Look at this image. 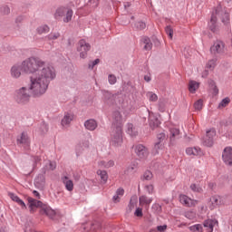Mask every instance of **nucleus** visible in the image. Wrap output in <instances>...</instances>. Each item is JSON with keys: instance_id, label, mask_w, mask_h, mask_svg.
Listing matches in <instances>:
<instances>
[{"instance_id": "obj_1", "label": "nucleus", "mask_w": 232, "mask_h": 232, "mask_svg": "<svg viewBox=\"0 0 232 232\" xmlns=\"http://www.w3.org/2000/svg\"><path fill=\"white\" fill-rule=\"evenodd\" d=\"M24 73H33L29 89L33 97H43L48 92L51 81H55L57 72L52 64L41 58L30 57L22 62Z\"/></svg>"}, {"instance_id": "obj_2", "label": "nucleus", "mask_w": 232, "mask_h": 232, "mask_svg": "<svg viewBox=\"0 0 232 232\" xmlns=\"http://www.w3.org/2000/svg\"><path fill=\"white\" fill-rule=\"evenodd\" d=\"M217 17H220L223 24H229V14L222 8V5H218L215 12L212 13L210 21L208 22V28L217 34L218 32V25L217 24Z\"/></svg>"}, {"instance_id": "obj_3", "label": "nucleus", "mask_w": 232, "mask_h": 232, "mask_svg": "<svg viewBox=\"0 0 232 232\" xmlns=\"http://www.w3.org/2000/svg\"><path fill=\"white\" fill-rule=\"evenodd\" d=\"M30 87H21L17 89L14 92V101L20 106H24L30 102L31 95H30Z\"/></svg>"}, {"instance_id": "obj_4", "label": "nucleus", "mask_w": 232, "mask_h": 232, "mask_svg": "<svg viewBox=\"0 0 232 232\" xmlns=\"http://www.w3.org/2000/svg\"><path fill=\"white\" fill-rule=\"evenodd\" d=\"M122 128L121 126H116L111 132L110 144L111 146H114V148H121V146H122Z\"/></svg>"}, {"instance_id": "obj_5", "label": "nucleus", "mask_w": 232, "mask_h": 232, "mask_svg": "<svg viewBox=\"0 0 232 232\" xmlns=\"http://www.w3.org/2000/svg\"><path fill=\"white\" fill-rule=\"evenodd\" d=\"M227 50L226 44L222 40H217L210 47V53L214 57H223V55H226Z\"/></svg>"}, {"instance_id": "obj_6", "label": "nucleus", "mask_w": 232, "mask_h": 232, "mask_svg": "<svg viewBox=\"0 0 232 232\" xmlns=\"http://www.w3.org/2000/svg\"><path fill=\"white\" fill-rule=\"evenodd\" d=\"M91 48L92 46L90 45V44L86 43V40H80L77 47V52L80 53V58L86 59V57H88V52H90Z\"/></svg>"}, {"instance_id": "obj_7", "label": "nucleus", "mask_w": 232, "mask_h": 232, "mask_svg": "<svg viewBox=\"0 0 232 232\" xmlns=\"http://www.w3.org/2000/svg\"><path fill=\"white\" fill-rule=\"evenodd\" d=\"M217 136V130L215 129H210L207 130L206 137L202 140L203 146H207L208 148H211L213 146V138Z\"/></svg>"}, {"instance_id": "obj_8", "label": "nucleus", "mask_w": 232, "mask_h": 232, "mask_svg": "<svg viewBox=\"0 0 232 232\" xmlns=\"http://www.w3.org/2000/svg\"><path fill=\"white\" fill-rule=\"evenodd\" d=\"M134 151L137 157L142 160L148 159V155H150V151L148 150V148H146V146L142 144H137L136 146H134Z\"/></svg>"}, {"instance_id": "obj_9", "label": "nucleus", "mask_w": 232, "mask_h": 232, "mask_svg": "<svg viewBox=\"0 0 232 232\" xmlns=\"http://www.w3.org/2000/svg\"><path fill=\"white\" fill-rule=\"evenodd\" d=\"M48 169V166H44L42 169V173L43 174H39L35 179H34V185L36 188H44V183H45V179H44V175L46 174V171Z\"/></svg>"}, {"instance_id": "obj_10", "label": "nucleus", "mask_w": 232, "mask_h": 232, "mask_svg": "<svg viewBox=\"0 0 232 232\" xmlns=\"http://www.w3.org/2000/svg\"><path fill=\"white\" fill-rule=\"evenodd\" d=\"M179 202L180 204L186 206L187 208H193V206H197L198 203L197 200L192 199L184 194L179 195Z\"/></svg>"}, {"instance_id": "obj_11", "label": "nucleus", "mask_w": 232, "mask_h": 232, "mask_svg": "<svg viewBox=\"0 0 232 232\" xmlns=\"http://www.w3.org/2000/svg\"><path fill=\"white\" fill-rule=\"evenodd\" d=\"M222 160L227 164V166L232 165V148L227 147L223 150Z\"/></svg>"}, {"instance_id": "obj_12", "label": "nucleus", "mask_w": 232, "mask_h": 232, "mask_svg": "<svg viewBox=\"0 0 232 232\" xmlns=\"http://www.w3.org/2000/svg\"><path fill=\"white\" fill-rule=\"evenodd\" d=\"M112 129L117 128V126H121L122 128V123L124 122V119H122V115L119 111H116L112 114Z\"/></svg>"}, {"instance_id": "obj_13", "label": "nucleus", "mask_w": 232, "mask_h": 232, "mask_svg": "<svg viewBox=\"0 0 232 232\" xmlns=\"http://www.w3.org/2000/svg\"><path fill=\"white\" fill-rule=\"evenodd\" d=\"M21 72H23V63L21 65L14 64L10 69V75L13 79H19L21 77Z\"/></svg>"}, {"instance_id": "obj_14", "label": "nucleus", "mask_w": 232, "mask_h": 232, "mask_svg": "<svg viewBox=\"0 0 232 232\" xmlns=\"http://www.w3.org/2000/svg\"><path fill=\"white\" fill-rule=\"evenodd\" d=\"M40 213H42V215H46L49 218H55V215H57V212H55L52 207L46 205L42 207Z\"/></svg>"}, {"instance_id": "obj_15", "label": "nucleus", "mask_w": 232, "mask_h": 232, "mask_svg": "<svg viewBox=\"0 0 232 232\" xmlns=\"http://www.w3.org/2000/svg\"><path fill=\"white\" fill-rule=\"evenodd\" d=\"M222 204V198L220 196H212L210 198V201L208 202V206L210 209H215L218 208Z\"/></svg>"}, {"instance_id": "obj_16", "label": "nucleus", "mask_w": 232, "mask_h": 232, "mask_svg": "<svg viewBox=\"0 0 232 232\" xmlns=\"http://www.w3.org/2000/svg\"><path fill=\"white\" fill-rule=\"evenodd\" d=\"M90 146V142L88 141H82L79 144L76 145L75 147V151H76V155L77 157H79V155H81V153H82L84 151V150L88 149Z\"/></svg>"}, {"instance_id": "obj_17", "label": "nucleus", "mask_w": 232, "mask_h": 232, "mask_svg": "<svg viewBox=\"0 0 232 232\" xmlns=\"http://www.w3.org/2000/svg\"><path fill=\"white\" fill-rule=\"evenodd\" d=\"M97 121H95L94 119H90L87 120L84 122V127L89 130V131H95V130H97Z\"/></svg>"}, {"instance_id": "obj_18", "label": "nucleus", "mask_w": 232, "mask_h": 232, "mask_svg": "<svg viewBox=\"0 0 232 232\" xmlns=\"http://www.w3.org/2000/svg\"><path fill=\"white\" fill-rule=\"evenodd\" d=\"M99 168L104 169H110V168H113L115 166V160H101L98 162Z\"/></svg>"}, {"instance_id": "obj_19", "label": "nucleus", "mask_w": 232, "mask_h": 232, "mask_svg": "<svg viewBox=\"0 0 232 232\" xmlns=\"http://www.w3.org/2000/svg\"><path fill=\"white\" fill-rule=\"evenodd\" d=\"M72 121H73V113L72 112H65L63 115V118L62 119V126L66 127L69 124L72 123Z\"/></svg>"}, {"instance_id": "obj_20", "label": "nucleus", "mask_w": 232, "mask_h": 232, "mask_svg": "<svg viewBox=\"0 0 232 232\" xmlns=\"http://www.w3.org/2000/svg\"><path fill=\"white\" fill-rule=\"evenodd\" d=\"M62 182L65 186L67 191H73V181L68 178V176H63L62 178Z\"/></svg>"}, {"instance_id": "obj_21", "label": "nucleus", "mask_w": 232, "mask_h": 232, "mask_svg": "<svg viewBox=\"0 0 232 232\" xmlns=\"http://www.w3.org/2000/svg\"><path fill=\"white\" fill-rule=\"evenodd\" d=\"M186 153L189 156L198 157V155H202V150L198 147H189L187 148Z\"/></svg>"}, {"instance_id": "obj_22", "label": "nucleus", "mask_w": 232, "mask_h": 232, "mask_svg": "<svg viewBox=\"0 0 232 232\" xmlns=\"http://www.w3.org/2000/svg\"><path fill=\"white\" fill-rule=\"evenodd\" d=\"M17 144H24V146H30V139L28 134L22 132L21 136L17 138Z\"/></svg>"}, {"instance_id": "obj_23", "label": "nucleus", "mask_w": 232, "mask_h": 232, "mask_svg": "<svg viewBox=\"0 0 232 232\" xmlns=\"http://www.w3.org/2000/svg\"><path fill=\"white\" fill-rule=\"evenodd\" d=\"M126 133H128V135H130V137H137L139 135V130H137V128H135V126H133V124L128 123Z\"/></svg>"}, {"instance_id": "obj_24", "label": "nucleus", "mask_w": 232, "mask_h": 232, "mask_svg": "<svg viewBox=\"0 0 232 232\" xmlns=\"http://www.w3.org/2000/svg\"><path fill=\"white\" fill-rule=\"evenodd\" d=\"M215 224H217V221H215L213 219H207L204 221L203 226L207 229V232H213Z\"/></svg>"}, {"instance_id": "obj_25", "label": "nucleus", "mask_w": 232, "mask_h": 232, "mask_svg": "<svg viewBox=\"0 0 232 232\" xmlns=\"http://www.w3.org/2000/svg\"><path fill=\"white\" fill-rule=\"evenodd\" d=\"M28 202L31 211H34V208H43V202L37 199L29 198Z\"/></svg>"}, {"instance_id": "obj_26", "label": "nucleus", "mask_w": 232, "mask_h": 232, "mask_svg": "<svg viewBox=\"0 0 232 232\" xmlns=\"http://www.w3.org/2000/svg\"><path fill=\"white\" fill-rule=\"evenodd\" d=\"M141 44H143V48L147 51H150L151 48H153V44L148 36L141 38Z\"/></svg>"}, {"instance_id": "obj_27", "label": "nucleus", "mask_w": 232, "mask_h": 232, "mask_svg": "<svg viewBox=\"0 0 232 232\" xmlns=\"http://www.w3.org/2000/svg\"><path fill=\"white\" fill-rule=\"evenodd\" d=\"M8 197H10V198L14 201V202H17L19 206H22L23 208H26V204H24V201H23V199H21L19 198V196L9 192L8 193Z\"/></svg>"}, {"instance_id": "obj_28", "label": "nucleus", "mask_w": 232, "mask_h": 232, "mask_svg": "<svg viewBox=\"0 0 232 232\" xmlns=\"http://www.w3.org/2000/svg\"><path fill=\"white\" fill-rule=\"evenodd\" d=\"M41 162V157L40 156H33L30 159L29 164H31V171H34L37 168V164Z\"/></svg>"}, {"instance_id": "obj_29", "label": "nucleus", "mask_w": 232, "mask_h": 232, "mask_svg": "<svg viewBox=\"0 0 232 232\" xmlns=\"http://www.w3.org/2000/svg\"><path fill=\"white\" fill-rule=\"evenodd\" d=\"M97 175L101 178L102 184L108 182V172L106 170H97Z\"/></svg>"}, {"instance_id": "obj_30", "label": "nucleus", "mask_w": 232, "mask_h": 232, "mask_svg": "<svg viewBox=\"0 0 232 232\" xmlns=\"http://www.w3.org/2000/svg\"><path fill=\"white\" fill-rule=\"evenodd\" d=\"M149 121H150V125L152 126L153 128H157L160 126V121H159V119L153 120V112L149 113Z\"/></svg>"}, {"instance_id": "obj_31", "label": "nucleus", "mask_w": 232, "mask_h": 232, "mask_svg": "<svg viewBox=\"0 0 232 232\" xmlns=\"http://www.w3.org/2000/svg\"><path fill=\"white\" fill-rule=\"evenodd\" d=\"M170 131V140H175V139H180V130L177 128H172Z\"/></svg>"}, {"instance_id": "obj_32", "label": "nucleus", "mask_w": 232, "mask_h": 232, "mask_svg": "<svg viewBox=\"0 0 232 232\" xmlns=\"http://www.w3.org/2000/svg\"><path fill=\"white\" fill-rule=\"evenodd\" d=\"M139 202L140 204L141 205H147V206H150V204H151V202H153V198H148L146 196H140L139 198Z\"/></svg>"}, {"instance_id": "obj_33", "label": "nucleus", "mask_w": 232, "mask_h": 232, "mask_svg": "<svg viewBox=\"0 0 232 232\" xmlns=\"http://www.w3.org/2000/svg\"><path fill=\"white\" fill-rule=\"evenodd\" d=\"M199 83L195 81H190L188 83V91L190 93H195L198 90Z\"/></svg>"}, {"instance_id": "obj_34", "label": "nucleus", "mask_w": 232, "mask_h": 232, "mask_svg": "<svg viewBox=\"0 0 232 232\" xmlns=\"http://www.w3.org/2000/svg\"><path fill=\"white\" fill-rule=\"evenodd\" d=\"M36 32L39 35H43V34H48L50 32V27L47 24L40 25L37 27Z\"/></svg>"}, {"instance_id": "obj_35", "label": "nucleus", "mask_w": 232, "mask_h": 232, "mask_svg": "<svg viewBox=\"0 0 232 232\" xmlns=\"http://www.w3.org/2000/svg\"><path fill=\"white\" fill-rule=\"evenodd\" d=\"M67 10L68 9H66V7H64V6L58 7L54 14L55 19H57V17H63L64 15V14H66Z\"/></svg>"}, {"instance_id": "obj_36", "label": "nucleus", "mask_w": 232, "mask_h": 232, "mask_svg": "<svg viewBox=\"0 0 232 232\" xmlns=\"http://www.w3.org/2000/svg\"><path fill=\"white\" fill-rule=\"evenodd\" d=\"M72 17H73V10L67 9V11H65V17L63 18V23H70V21H72Z\"/></svg>"}, {"instance_id": "obj_37", "label": "nucleus", "mask_w": 232, "mask_h": 232, "mask_svg": "<svg viewBox=\"0 0 232 232\" xmlns=\"http://www.w3.org/2000/svg\"><path fill=\"white\" fill-rule=\"evenodd\" d=\"M164 150V143L156 142L154 144L153 151L155 155L159 154L160 150Z\"/></svg>"}, {"instance_id": "obj_38", "label": "nucleus", "mask_w": 232, "mask_h": 232, "mask_svg": "<svg viewBox=\"0 0 232 232\" xmlns=\"http://www.w3.org/2000/svg\"><path fill=\"white\" fill-rule=\"evenodd\" d=\"M147 97L150 102H157L159 101V96L153 92H147Z\"/></svg>"}, {"instance_id": "obj_39", "label": "nucleus", "mask_w": 232, "mask_h": 232, "mask_svg": "<svg viewBox=\"0 0 232 232\" xmlns=\"http://www.w3.org/2000/svg\"><path fill=\"white\" fill-rule=\"evenodd\" d=\"M135 169H137V165L131 164L125 169L124 173L125 175H133V173H135Z\"/></svg>"}, {"instance_id": "obj_40", "label": "nucleus", "mask_w": 232, "mask_h": 232, "mask_svg": "<svg viewBox=\"0 0 232 232\" xmlns=\"http://www.w3.org/2000/svg\"><path fill=\"white\" fill-rule=\"evenodd\" d=\"M158 110L159 111L164 112L166 111V101L160 99L158 102Z\"/></svg>"}, {"instance_id": "obj_41", "label": "nucleus", "mask_w": 232, "mask_h": 232, "mask_svg": "<svg viewBox=\"0 0 232 232\" xmlns=\"http://www.w3.org/2000/svg\"><path fill=\"white\" fill-rule=\"evenodd\" d=\"M215 66H217V58L209 60L206 65L208 70H215Z\"/></svg>"}, {"instance_id": "obj_42", "label": "nucleus", "mask_w": 232, "mask_h": 232, "mask_svg": "<svg viewBox=\"0 0 232 232\" xmlns=\"http://www.w3.org/2000/svg\"><path fill=\"white\" fill-rule=\"evenodd\" d=\"M135 206H137V199L134 198H130V201L128 205V211L130 213L131 210L135 209Z\"/></svg>"}, {"instance_id": "obj_43", "label": "nucleus", "mask_w": 232, "mask_h": 232, "mask_svg": "<svg viewBox=\"0 0 232 232\" xmlns=\"http://www.w3.org/2000/svg\"><path fill=\"white\" fill-rule=\"evenodd\" d=\"M188 229L191 232H202V225L196 224V225L190 226Z\"/></svg>"}, {"instance_id": "obj_44", "label": "nucleus", "mask_w": 232, "mask_h": 232, "mask_svg": "<svg viewBox=\"0 0 232 232\" xmlns=\"http://www.w3.org/2000/svg\"><path fill=\"white\" fill-rule=\"evenodd\" d=\"M59 37H61V34L59 32L51 33L47 35V39L49 41H55V39H59Z\"/></svg>"}, {"instance_id": "obj_45", "label": "nucleus", "mask_w": 232, "mask_h": 232, "mask_svg": "<svg viewBox=\"0 0 232 232\" xmlns=\"http://www.w3.org/2000/svg\"><path fill=\"white\" fill-rule=\"evenodd\" d=\"M157 139H158V142L161 143L163 141L166 140V139H168V135L166 134V132H160L158 135H157Z\"/></svg>"}, {"instance_id": "obj_46", "label": "nucleus", "mask_w": 232, "mask_h": 232, "mask_svg": "<svg viewBox=\"0 0 232 232\" xmlns=\"http://www.w3.org/2000/svg\"><path fill=\"white\" fill-rule=\"evenodd\" d=\"M108 82L111 85L116 84L117 83V76H115V74H109Z\"/></svg>"}, {"instance_id": "obj_47", "label": "nucleus", "mask_w": 232, "mask_h": 232, "mask_svg": "<svg viewBox=\"0 0 232 232\" xmlns=\"http://www.w3.org/2000/svg\"><path fill=\"white\" fill-rule=\"evenodd\" d=\"M230 100L229 98H224L218 104V108H226L227 104H229Z\"/></svg>"}, {"instance_id": "obj_48", "label": "nucleus", "mask_w": 232, "mask_h": 232, "mask_svg": "<svg viewBox=\"0 0 232 232\" xmlns=\"http://www.w3.org/2000/svg\"><path fill=\"white\" fill-rule=\"evenodd\" d=\"M184 217L186 218H188V220H193L195 218V217H196V214H195V212L190 210V211L185 212L184 213Z\"/></svg>"}, {"instance_id": "obj_49", "label": "nucleus", "mask_w": 232, "mask_h": 232, "mask_svg": "<svg viewBox=\"0 0 232 232\" xmlns=\"http://www.w3.org/2000/svg\"><path fill=\"white\" fill-rule=\"evenodd\" d=\"M99 63H101V60L99 58H97L94 61L91 62L88 64L89 70H93V68H95V66H97V64H99Z\"/></svg>"}, {"instance_id": "obj_50", "label": "nucleus", "mask_w": 232, "mask_h": 232, "mask_svg": "<svg viewBox=\"0 0 232 232\" xmlns=\"http://www.w3.org/2000/svg\"><path fill=\"white\" fill-rule=\"evenodd\" d=\"M151 179H153V174L151 173V171H145L143 174V180H151Z\"/></svg>"}, {"instance_id": "obj_51", "label": "nucleus", "mask_w": 232, "mask_h": 232, "mask_svg": "<svg viewBox=\"0 0 232 232\" xmlns=\"http://www.w3.org/2000/svg\"><path fill=\"white\" fill-rule=\"evenodd\" d=\"M209 86L213 90L214 94L218 95V87H217V85L215 84L214 81H210L209 82Z\"/></svg>"}, {"instance_id": "obj_52", "label": "nucleus", "mask_w": 232, "mask_h": 232, "mask_svg": "<svg viewBox=\"0 0 232 232\" xmlns=\"http://www.w3.org/2000/svg\"><path fill=\"white\" fill-rule=\"evenodd\" d=\"M135 27L137 28V30H144V28H146V23L144 22H137L135 24Z\"/></svg>"}, {"instance_id": "obj_53", "label": "nucleus", "mask_w": 232, "mask_h": 232, "mask_svg": "<svg viewBox=\"0 0 232 232\" xmlns=\"http://www.w3.org/2000/svg\"><path fill=\"white\" fill-rule=\"evenodd\" d=\"M202 106H203V102L202 100H198L195 103H194V108L195 110H202Z\"/></svg>"}, {"instance_id": "obj_54", "label": "nucleus", "mask_w": 232, "mask_h": 232, "mask_svg": "<svg viewBox=\"0 0 232 232\" xmlns=\"http://www.w3.org/2000/svg\"><path fill=\"white\" fill-rule=\"evenodd\" d=\"M165 32H166L167 35H169L170 37V39H173V29H171V26L168 25L165 28Z\"/></svg>"}, {"instance_id": "obj_55", "label": "nucleus", "mask_w": 232, "mask_h": 232, "mask_svg": "<svg viewBox=\"0 0 232 232\" xmlns=\"http://www.w3.org/2000/svg\"><path fill=\"white\" fill-rule=\"evenodd\" d=\"M190 189L192 191H195L196 193H200L202 191V188L200 187L197 186V184L190 185Z\"/></svg>"}, {"instance_id": "obj_56", "label": "nucleus", "mask_w": 232, "mask_h": 232, "mask_svg": "<svg viewBox=\"0 0 232 232\" xmlns=\"http://www.w3.org/2000/svg\"><path fill=\"white\" fill-rule=\"evenodd\" d=\"M153 189H154V187H153V185H146L145 186V191L147 192V193H149V195H153Z\"/></svg>"}, {"instance_id": "obj_57", "label": "nucleus", "mask_w": 232, "mask_h": 232, "mask_svg": "<svg viewBox=\"0 0 232 232\" xmlns=\"http://www.w3.org/2000/svg\"><path fill=\"white\" fill-rule=\"evenodd\" d=\"M0 11L4 14V15H8V14H10V7L4 5L1 7Z\"/></svg>"}, {"instance_id": "obj_58", "label": "nucleus", "mask_w": 232, "mask_h": 232, "mask_svg": "<svg viewBox=\"0 0 232 232\" xmlns=\"http://www.w3.org/2000/svg\"><path fill=\"white\" fill-rule=\"evenodd\" d=\"M135 217H142V208H136L135 212H134Z\"/></svg>"}, {"instance_id": "obj_59", "label": "nucleus", "mask_w": 232, "mask_h": 232, "mask_svg": "<svg viewBox=\"0 0 232 232\" xmlns=\"http://www.w3.org/2000/svg\"><path fill=\"white\" fill-rule=\"evenodd\" d=\"M152 209H154L155 211H160V209H162V207L159 203H154L152 205Z\"/></svg>"}, {"instance_id": "obj_60", "label": "nucleus", "mask_w": 232, "mask_h": 232, "mask_svg": "<svg viewBox=\"0 0 232 232\" xmlns=\"http://www.w3.org/2000/svg\"><path fill=\"white\" fill-rule=\"evenodd\" d=\"M116 195L120 196V197H123L124 196V188H119L117 190H116Z\"/></svg>"}, {"instance_id": "obj_61", "label": "nucleus", "mask_w": 232, "mask_h": 232, "mask_svg": "<svg viewBox=\"0 0 232 232\" xmlns=\"http://www.w3.org/2000/svg\"><path fill=\"white\" fill-rule=\"evenodd\" d=\"M55 168H57V164L53 161H49V169H51V171H53Z\"/></svg>"}, {"instance_id": "obj_62", "label": "nucleus", "mask_w": 232, "mask_h": 232, "mask_svg": "<svg viewBox=\"0 0 232 232\" xmlns=\"http://www.w3.org/2000/svg\"><path fill=\"white\" fill-rule=\"evenodd\" d=\"M157 229H158V231H160V232H164V231H166V229H168V226H166V225L158 226V227H157Z\"/></svg>"}, {"instance_id": "obj_63", "label": "nucleus", "mask_w": 232, "mask_h": 232, "mask_svg": "<svg viewBox=\"0 0 232 232\" xmlns=\"http://www.w3.org/2000/svg\"><path fill=\"white\" fill-rule=\"evenodd\" d=\"M42 133H46L48 131V125L46 123H43L41 126Z\"/></svg>"}, {"instance_id": "obj_64", "label": "nucleus", "mask_w": 232, "mask_h": 232, "mask_svg": "<svg viewBox=\"0 0 232 232\" xmlns=\"http://www.w3.org/2000/svg\"><path fill=\"white\" fill-rule=\"evenodd\" d=\"M112 200H113V202H121V196L115 194V195L112 197Z\"/></svg>"}]
</instances>
